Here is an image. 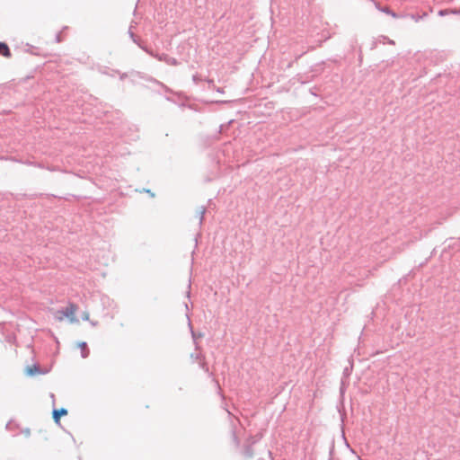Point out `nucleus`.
<instances>
[{"label":"nucleus","mask_w":460,"mask_h":460,"mask_svg":"<svg viewBox=\"0 0 460 460\" xmlns=\"http://www.w3.org/2000/svg\"><path fill=\"white\" fill-rule=\"evenodd\" d=\"M0 55L4 56L5 58L11 57L10 49L5 43L0 42Z\"/></svg>","instance_id":"7ed1b4c3"},{"label":"nucleus","mask_w":460,"mask_h":460,"mask_svg":"<svg viewBox=\"0 0 460 460\" xmlns=\"http://www.w3.org/2000/svg\"><path fill=\"white\" fill-rule=\"evenodd\" d=\"M67 411L66 409L55 410L53 411V418L57 423L59 422L60 417L66 415Z\"/></svg>","instance_id":"f03ea898"},{"label":"nucleus","mask_w":460,"mask_h":460,"mask_svg":"<svg viewBox=\"0 0 460 460\" xmlns=\"http://www.w3.org/2000/svg\"><path fill=\"white\" fill-rule=\"evenodd\" d=\"M376 8L379 9L380 11L387 13V14H390L392 17L394 18H396L397 15L394 12L391 11L388 7H380V5L378 4H376Z\"/></svg>","instance_id":"20e7f679"},{"label":"nucleus","mask_w":460,"mask_h":460,"mask_svg":"<svg viewBox=\"0 0 460 460\" xmlns=\"http://www.w3.org/2000/svg\"><path fill=\"white\" fill-rule=\"evenodd\" d=\"M81 348H85L86 344L84 342H83L82 344H80Z\"/></svg>","instance_id":"423d86ee"},{"label":"nucleus","mask_w":460,"mask_h":460,"mask_svg":"<svg viewBox=\"0 0 460 460\" xmlns=\"http://www.w3.org/2000/svg\"><path fill=\"white\" fill-rule=\"evenodd\" d=\"M26 373L29 376H32V375L40 373V369H39V367L37 366L34 365L32 367H28L26 368Z\"/></svg>","instance_id":"39448f33"},{"label":"nucleus","mask_w":460,"mask_h":460,"mask_svg":"<svg viewBox=\"0 0 460 460\" xmlns=\"http://www.w3.org/2000/svg\"><path fill=\"white\" fill-rule=\"evenodd\" d=\"M78 307L75 304H69L65 309L60 310L57 313L56 318L58 321L62 322L65 319H68L70 323H77L76 313Z\"/></svg>","instance_id":"f257e3e1"}]
</instances>
